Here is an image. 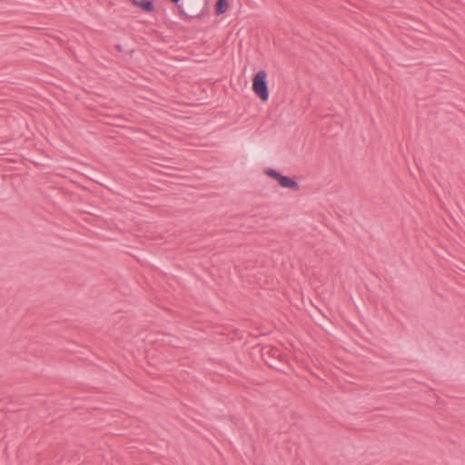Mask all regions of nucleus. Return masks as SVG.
<instances>
[{
    "instance_id": "obj_1",
    "label": "nucleus",
    "mask_w": 465,
    "mask_h": 465,
    "mask_svg": "<svg viewBox=\"0 0 465 465\" xmlns=\"http://www.w3.org/2000/svg\"><path fill=\"white\" fill-rule=\"evenodd\" d=\"M183 20L201 19L210 12L209 0H169Z\"/></svg>"
},
{
    "instance_id": "obj_2",
    "label": "nucleus",
    "mask_w": 465,
    "mask_h": 465,
    "mask_svg": "<svg viewBox=\"0 0 465 465\" xmlns=\"http://www.w3.org/2000/svg\"><path fill=\"white\" fill-rule=\"evenodd\" d=\"M252 91L262 102L269 98V88L267 84V73L262 69L252 76Z\"/></svg>"
},
{
    "instance_id": "obj_3",
    "label": "nucleus",
    "mask_w": 465,
    "mask_h": 465,
    "mask_svg": "<svg viewBox=\"0 0 465 465\" xmlns=\"http://www.w3.org/2000/svg\"><path fill=\"white\" fill-rule=\"evenodd\" d=\"M134 6L139 7L143 12L150 14L154 11L153 0H129Z\"/></svg>"
},
{
    "instance_id": "obj_4",
    "label": "nucleus",
    "mask_w": 465,
    "mask_h": 465,
    "mask_svg": "<svg viewBox=\"0 0 465 465\" xmlns=\"http://www.w3.org/2000/svg\"><path fill=\"white\" fill-rule=\"evenodd\" d=\"M276 179L278 183L285 188H295L297 189V183L294 180L291 179L289 176H272Z\"/></svg>"
},
{
    "instance_id": "obj_5",
    "label": "nucleus",
    "mask_w": 465,
    "mask_h": 465,
    "mask_svg": "<svg viewBox=\"0 0 465 465\" xmlns=\"http://www.w3.org/2000/svg\"><path fill=\"white\" fill-rule=\"evenodd\" d=\"M229 8L228 0H217L214 5V14L219 16L223 15Z\"/></svg>"
},
{
    "instance_id": "obj_6",
    "label": "nucleus",
    "mask_w": 465,
    "mask_h": 465,
    "mask_svg": "<svg viewBox=\"0 0 465 465\" xmlns=\"http://www.w3.org/2000/svg\"><path fill=\"white\" fill-rule=\"evenodd\" d=\"M263 174H282V173L273 168H265L263 170Z\"/></svg>"
},
{
    "instance_id": "obj_7",
    "label": "nucleus",
    "mask_w": 465,
    "mask_h": 465,
    "mask_svg": "<svg viewBox=\"0 0 465 465\" xmlns=\"http://www.w3.org/2000/svg\"><path fill=\"white\" fill-rule=\"evenodd\" d=\"M114 48L116 51H118L119 53H122L124 50H123V46L120 45V44H116L114 45Z\"/></svg>"
},
{
    "instance_id": "obj_8",
    "label": "nucleus",
    "mask_w": 465,
    "mask_h": 465,
    "mask_svg": "<svg viewBox=\"0 0 465 465\" xmlns=\"http://www.w3.org/2000/svg\"><path fill=\"white\" fill-rule=\"evenodd\" d=\"M157 173H158V174H163V175L169 174L168 173H165L163 171H158Z\"/></svg>"
}]
</instances>
